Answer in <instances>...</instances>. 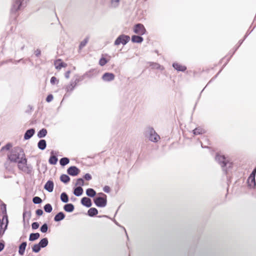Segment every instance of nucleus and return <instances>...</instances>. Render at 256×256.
I'll return each mask as SVG.
<instances>
[{
    "mask_svg": "<svg viewBox=\"0 0 256 256\" xmlns=\"http://www.w3.org/2000/svg\"><path fill=\"white\" fill-rule=\"evenodd\" d=\"M58 81H54V80H52V81H50V82L52 84H56V82H57Z\"/></svg>",
    "mask_w": 256,
    "mask_h": 256,
    "instance_id": "680f3d73",
    "label": "nucleus"
},
{
    "mask_svg": "<svg viewBox=\"0 0 256 256\" xmlns=\"http://www.w3.org/2000/svg\"><path fill=\"white\" fill-rule=\"evenodd\" d=\"M70 160L69 159L67 158H63L60 160V164L62 166H65L68 164Z\"/></svg>",
    "mask_w": 256,
    "mask_h": 256,
    "instance_id": "f704fd0d",
    "label": "nucleus"
},
{
    "mask_svg": "<svg viewBox=\"0 0 256 256\" xmlns=\"http://www.w3.org/2000/svg\"><path fill=\"white\" fill-rule=\"evenodd\" d=\"M48 226L46 224H44L40 228V231L42 232H46L48 230Z\"/></svg>",
    "mask_w": 256,
    "mask_h": 256,
    "instance_id": "ea45409f",
    "label": "nucleus"
},
{
    "mask_svg": "<svg viewBox=\"0 0 256 256\" xmlns=\"http://www.w3.org/2000/svg\"><path fill=\"white\" fill-rule=\"evenodd\" d=\"M232 56V55L230 56V57L229 58H228V62H226V63H228V62L230 60V58H231Z\"/></svg>",
    "mask_w": 256,
    "mask_h": 256,
    "instance_id": "69168bd1",
    "label": "nucleus"
},
{
    "mask_svg": "<svg viewBox=\"0 0 256 256\" xmlns=\"http://www.w3.org/2000/svg\"><path fill=\"white\" fill-rule=\"evenodd\" d=\"M80 170L76 166H71L68 170V173L72 176H76L79 173Z\"/></svg>",
    "mask_w": 256,
    "mask_h": 256,
    "instance_id": "ddd939ff",
    "label": "nucleus"
},
{
    "mask_svg": "<svg viewBox=\"0 0 256 256\" xmlns=\"http://www.w3.org/2000/svg\"><path fill=\"white\" fill-rule=\"evenodd\" d=\"M44 188L48 192H52L54 189V183L52 181L48 180L44 185Z\"/></svg>",
    "mask_w": 256,
    "mask_h": 256,
    "instance_id": "f3484780",
    "label": "nucleus"
},
{
    "mask_svg": "<svg viewBox=\"0 0 256 256\" xmlns=\"http://www.w3.org/2000/svg\"><path fill=\"white\" fill-rule=\"evenodd\" d=\"M82 188L80 186H78L75 188L74 193L75 196H78L82 194Z\"/></svg>",
    "mask_w": 256,
    "mask_h": 256,
    "instance_id": "b1692460",
    "label": "nucleus"
},
{
    "mask_svg": "<svg viewBox=\"0 0 256 256\" xmlns=\"http://www.w3.org/2000/svg\"><path fill=\"white\" fill-rule=\"evenodd\" d=\"M14 46L15 54H16V52L17 51H18L19 50H22L25 47V44L24 43L23 40L22 38L17 39L15 41Z\"/></svg>",
    "mask_w": 256,
    "mask_h": 256,
    "instance_id": "423d86ee",
    "label": "nucleus"
},
{
    "mask_svg": "<svg viewBox=\"0 0 256 256\" xmlns=\"http://www.w3.org/2000/svg\"><path fill=\"white\" fill-rule=\"evenodd\" d=\"M239 47H240V46H238L236 48H235V49H234V52H232V55L234 54V52L237 50L238 48H239Z\"/></svg>",
    "mask_w": 256,
    "mask_h": 256,
    "instance_id": "bf43d9fd",
    "label": "nucleus"
},
{
    "mask_svg": "<svg viewBox=\"0 0 256 256\" xmlns=\"http://www.w3.org/2000/svg\"><path fill=\"white\" fill-rule=\"evenodd\" d=\"M70 178L69 176L66 174H62L60 176V180L64 183H67L69 182Z\"/></svg>",
    "mask_w": 256,
    "mask_h": 256,
    "instance_id": "2f4dec72",
    "label": "nucleus"
},
{
    "mask_svg": "<svg viewBox=\"0 0 256 256\" xmlns=\"http://www.w3.org/2000/svg\"><path fill=\"white\" fill-rule=\"evenodd\" d=\"M12 146L10 144H7L6 146H4L2 147V150H8Z\"/></svg>",
    "mask_w": 256,
    "mask_h": 256,
    "instance_id": "49530a36",
    "label": "nucleus"
},
{
    "mask_svg": "<svg viewBox=\"0 0 256 256\" xmlns=\"http://www.w3.org/2000/svg\"><path fill=\"white\" fill-rule=\"evenodd\" d=\"M88 37H86L83 40H82L79 45V49H82L88 42Z\"/></svg>",
    "mask_w": 256,
    "mask_h": 256,
    "instance_id": "c85d7f7f",
    "label": "nucleus"
},
{
    "mask_svg": "<svg viewBox=\"0 0 256 256\" xmlns=\"http://www.w3.org/2000/svg\"><path fill=\"white\" fill-rule=\"evenodd\" d=\"M60 200L64 202H67L68 201V195L65 192H62L60 196Z\"/></svg>",
    "mask_w": 256,
    "mask_h": 256,
    "instance_id": "7c9ffc66",
    "label": "nucleus"
},
{
    "mask_svg": "<svg viewBox=\"0 0 256 256\" xmlns=\"http://www.w3.org/2000/svg\"><path fill=\"white\" fill-rule=\"evenodd\" d=\"M216 159L219 162L222 163V167H224V166H226L227 164H228L230 166L231 164L227 163L226 162V158L224 156H222L220 154H217L216 156Z\"/></svg>",
    "mask_w": 256,
    "mask_h": 256,
    "instance_id": "2eb2a0df",
    "label": "nucleus"
},
{
    "mask_svg": "<svg viewBox=\"0 0 256 256\" xmlns=\"http://www.w3.org/2000/svg\"><path fill=\"white\" fill-rule=\"evenodd\" d=\"M64 217V214L62 212H60L54 216V220L56 222H59L62 220Z\"/></svg>",
    "mask_w": 256,
    "mask_h": 256,
    "instance_id": "412c9836",
    "label": "nucleus"
},
{
    "mask_svg": "<svg viewBox=\"0 0 256 256\" xmlns=\"http://www.w3.org/2000/svg\"><path fill=\"white\" fill-rule=\"evenodd\" d=\"M131 40L134 43L140 44L143 42L144 38L141 35H132Z\"/></svg>",
    "mask_w": 256,
    "mask_h": 256,
    "instance_id": "f8f14e48",
    "label": "nucleus"
},
{
    "mask_svg": "<svg viewBox=\"0 0 256 256\" xmlns=\"http://www.w3.org/2000/svg\"><path fill=\"white\" fill-rule=\"evenodd\" d=\"M150 66H152L153 68L156 69H160L161 68V66L156 62H152L150 64Z\"/></svg>",
    "mask_w": 256,
    "mask_h": 256,
    "instance_id": "a19ab883",
    "label": "nucleus"
},
{
    "mask_svg": "<svg viewBox=\"0 0 256 256\" xmlns=\"http://www.w3.org/2000/svg\"><path fill=\"white\" fill-rule=\"evenodd\" d=\"M50 80H57L56 77L53 76L50 78Z\"/></svg>",
    "mask_w": 256,
    "mask_h": 256,
    "instance_id": "052dcab7",
    "label": "nucleus"
},
{
    "mask_svg": "<svg viewBox=\"0 0 256 256\" xmlns=\"http://www.w3.org/2000/svg\"><path fill=\"white\" fill-rule=\"evenodd\" d=\"M244 38L242 39V40H240L238 41V46H241V44H242V42H244Z\"/></svg>",
    "mask_w": 256,
    "mask_h": 256,
    "instance_id": "5fc2aeb1",
    "label": "nucleus"
},
{
    "mask_svg": "<svg viewBox=\"0 0 256 256\" xmlns=\"http://www.w3.org/2000/svg\"><path fill=\"white\" fill-rule=\"evenodd\" d=\"M13 62V60L10 58V59H9L8 60H7L5 62H4L2 64H0V65H2V64H6V63H7V62Z\"/></svg>",
    "mask_w": 256,
    "mask_h": 256,
    "instance_id": "6e6d98bb",
    "label": "nucleus"
},
{
    "mask_svg": "<svg viewBox=\"0 0 256 256\" xmlns=\"http://www.w3.org/2000/svg\"><path fill=\"white\" fill-rule=\"evenodd\" d=\"M64 210L67 212H72L74 210V206L72 204H66L64 206Z\"/></svg>",
    "mask_w": 256,
    "mask_h": 256,
    "instance_id": "4be33fe9",
    "label": "nucleus"
},
{
    "mask_svg": "<svg viewBox=\"0 0 256 256\" xmlns=\"http://www.w3.org/2000/svg\"><path fill=\"white\" fill-rule=\"evenodd\" d=\"M130 40V36L128 35H126L124 34H122L120 35L115 40L114 42V46H118L120 44H122V45L124 46Z\"/></svg>",
    "mask_w": 256,
    "mask_h": 256,
    "instance_id": "7ed1b4c3",
    "label": "nucleus"
},
{
    "mask_svg": "<svg viewBox=\"0 0 256 256\" xmlns=\"http://www.w3.org/2000/svg\"><path fill=\"white\" fill-rule=\"evenodd\" d=\"M23 2L24 0H14L12 3L11 12L15 13L24 7Z\"/></svg>",
    "mask_w": 256,
    "mask_h": 256,
    "instance_id": "20e7f679",
    "label": "nucleus"
},
{
    "mask_svg": "<svg viewBox=\"0 0 256 256\" xmlns=\"http://www.w3.org/2000/svg\"><path fill=\"white\" fill-rule=\"evenodd\" d=\"M120 0H111V2L112 3L116 2V4H118L120 2Z\"/></svg>",
    "mask_w": 256,
    "mask_h": 256,
    "instance_id": "13d9d810",
    "label": "nucleus"
},
{
    "mask_svg": "<svg viewBox=\"0 0 256 256\" xmlns=\"http://www.w3.org/2000/svg\"><path fill=\"white\" fill-rule=\"evenodd\" d=\"M84 184V181L82 178H78L76 182V186H82Z\"/></svg>",
    "mask_w": 256,
    "mask_h": 256,
    "instance_id": "79ce46f5",
    "label": "nucleus"
},
{
    "mask_svg": "<svg viewBox=\"0 0 256 256\" xmlns=\"http://www.w3.org/2000/svg\"><path fill=\"white\" fill-rule=\"evenodd\" d=\"M38 244L41 248H45L46 246H47L48 244V240L46 238H44L42 240H41Z\"/></svg>",
    "mask_w": 256,
    "mask_h": 256,
    "instance_id": "393cba45",
    "label": "nucleus"
},
{
    "mask_svg": "<svg viewBox=\"0 0 256 256\" xmlns=\"http://www.w3.org/2000/svg\"><path fill=\"white\" fill-rule=\"evenodd\" d=\"M98 210L96 208H90L88 210V214L90 216H93L96 215V214H98Z\"/></svg>",
    "mask_w": 256,
    "mask_h": 256,
    "instance_id": "bb28decb",
    "label": "nucleus"
},
{
    "mask_svg": "<svg viewBox=\"0 0 256 256\" xmlns=\"http://www.w3.org/2000/svg\"><path fill=\"white\" fill-rule=\"evenodd\" d=\"M86 194L87 196L90 197H94L96 194V192L92 188H88L86 191Z\"/></svg>",
    "mask_w": 256,
    "mask_h": 256,
    "instance_id": "cd10ccee",
    "label": "nucleus"
},
{
    "mask_svg": "<svg viewBox=\"0 0 256 256\" xmlns=\"http://www.w3.org/2000/svg\"><path fill=\"white\" fill-rule=\"evenodd\" d=\"M104 196V198L98 197L94 199V203L96 206L99 207H104L106 204V196Z\"/></svg>",
    "mask_w": 256,
    "mask_h": 256,
    "instance_id": "6e6552de",
    "label": "nucleus"
},
{
    "mask_svg": "<svg viewBox=\"0 0 256 256\" xmlns=\"http://www.w3.org/2000/svg\"><path fill=\"white\" fill-rule=\"evenodd\" d=\"M40 234L39 233L31 234L29 237V240L30 241H34L39 238Z\"/></svg>",
    "mask_w": 256,
    "mask_h": 256,
    "instance_id": "a878e982",
    "label": "nucleus"
},
{
    "mask_svg": "<svg viewBox=\"0 0 256 256\" xmlns=\"http://www.w3.org/2000/svg\"><path fill=\"white\" fill-rule=\"evenodd\" d=\"M174 69L178 72H184L186 70V66L182 65L178 62H174L172 64Z\"/></svg>",
    "mask_w": 256,
    "mask_h": 256,
    "instance_id": "9b49d317",
    "label": "nucleus"
},
{
    "mask_svg": "<svg viewBox=\"0 0 256 256\" xmlns=\"http://www.w3.org/2000/svg\"><path fill=\"white\" fill-rule=\"evenodd\" d=\"M32 229H37L39 227V224L37 222H34L32 224Z\"/></svg>",
    "mask_w": 256,
    "mask_h": 256,
    "instance_id": "37998d69",
    "label": "nucleus"
},
{
    "mask_svg": "<svg viewBox=\"0 0 256 256\" xmlns=\"http://www.w3.org/2000/svg\"><path fill=\"white\" fill-rule=\"evenodd\" d=\"M216 76H217V74L216 75L214 78H212L210 80H214V79L216 78Z\"/></svg>",
    "mask_w": 256,
    "mask_h": 256,
    "instance_id": "0e129e2a",
    "label": "nucleus"
},
{
    "mask_svg": "<svg viewBox=\"0 0 256 256\" xmlns=\"http://www.w3.org/2000/svg\"><path fill=\"white\" fill-rule=\"evenodd\" d=\"M256 173V168L254 170L248 179V183L250 188H254L256 186L255 176Z\"/></svg>",
    "mask_w": 256,
    "mask_h": 256,
    "instance_id": "1a4fd4ad",
    "label": "nucleus"
},
{
    "mask_svg": "<svg viewBox=\"0 0 256 256\" xmlns=\"http://www.w3.org/2000/svg\"><path fill=\"white\" fill-rule=\"evenodd\" d=\"M35 130L33 128L28 130L24 136V138L25 140L30 139L34 134Z\"/></svg>",
    "mask_w": 256,
    "mask_h": 256,
    "instance_id": "a211bd4d",
    "label": "nucleus"
},
{
    "mask_svg": "<svg viewBox=\"0 0 256 256\" xmlns=\"http://www.w3.org/2000/svg\"><path fill=\"white\" fill-rule=\"evenodd\" d=\"M220 71H221V70L220 71H219V72L217 74H219V72H220Z\"/></svg>",
    "mask_w": 256,
    "mask_h": 256,
    "instance_id": "338daca9",
    "label": "nucleus"
},
{
    "mask_svg": "<svg viewBox=\"0 0 256 256\" xmlns=\"http://www.w3.org/2000/svg\"><path fill=\"white\" fill-rule=\"evenodd\" d=\"M34 54L36 57H39L41 54V50L40 49H37L35 50Z\"/></svg>",
    "mask_w": 256,
    "mask_h": 256,
    "instance_id": "a18cd8bd",
    "label": "nucleus"
},
{
    "mask_svg": "<svg viewBox=\"0 0 256 256\" xmlns=\"http://www.w3.org/2000/svg\"><path fill=\"white\" fill-rule=\"evenodd\" d=\"M70 73V70H68L64 73V77L68 79L69 78Z\"/></svg>",
    "mask_w": 256,
    "mask_h": 256,
    "instance_id": "3c124183",
    "label": "nucleus"
},
{
    "mask_svg": "<svg viewBox=\"0 0 256 256\" xmlns=\"http://www.w3.org/2000/svg\"><path fill=\"white\" fill-rule=\"evenodd\" d=\"M146 136L150 141L154 142H156L160 140V136L152 128H148L146 129Z\"/></svg>",
    "mask_w": 256,
    "mask_h": 256,
    "instance_id": "f257e3e1",
    "label": "nucleus"
},
{
    "mask_svg": "<svg viewBox=\"0 0 256 256\" xmlns=\"http://www.w3.org/2000/svg\"><path fill=\"white\" fill-rule=\"evenodd\" d=\"M26 162V158L24 157V154H22L20 160L18 161V168L22 171H26L28 168Z\"/></svg>",
    "mask_w": 256,
    "mask_h": 256,
    "instance_id": "0eeeda50",
    "label": "nucleus"
},
{
    "mask_svg": "<svg viewBox=\"0 0 256 256\" xmlns=\"http://www.w3.org/2000/svg\"><path fill=\"white\" fill-rule=\"evenodd\" d=\"M21 158V154L16 151H12L8 156L10 160L12 162H17Z\"/></svg>",
    "mask_w": 256,
    "mask_h": 256,
    "instance_id": "9d476101",
    "label": "nucleus"
},
{
    "mask_svg": "<svg viewBox=\"0 0 256 256\" xmlns=\"http://www.w3.org/2000/svg\"><path fill=\"white\" fill-rule=\"evenodd\" d=\"M226 64L227 63H226L224 66H225L226 65Z\"/></svg>",
    "mask_w": 256,
    "mask_h": 256,
    "instance_id": "774afa93",
    "label": "nucleus"
},
{
    "mask_svg": "<svg viewBox=\"0 0 256 256\" xmlns=\"http://www.w3.org/2000/svg\"><path fill=\"white\" fill-rule=\"evenodd\" d=\"M100 76L99 71L92 69L86 72L82 76V79H98Z\"/></svg>",
    "mask_w": 256,
    "mask_h": 256,
    "instance_id": "f03ea898",
    "label": "nucleus"
},
{
    "mask_svg": "<svg viewBox=\"0 0 256 256\" xmlns=\"http://www.w3.org/2000/svg\"><path fill=\"white\" fill-rule=\"evenodd\" d=\"M108 62V60L105 58H102L99 60V64L101 66H104Z\"/></svg>",
    "mask_w": 256,
    "mask_h": 256,
    "instance_id": "4c0bfd02",
    "label": "nucleus"
},
{
    "mask_svg": "<svg viewBox=\"0 0 256 256\" xmlns=\"http://www.w3.org/2000/svg\"><path fill=\"white\" fill-rule=\"evenodd\" d=\"M4 232H2V228H0V237L2 235Z\"/></svg>",
    "mask_w": 256,
    "mask_h": 256,
    "instance_id": "e2e57ef3",
    "label": "nucleus"
},
{
    "mask_svg": "<svg viewBox=\"0 0 256 256\" xmlns=\"http://www.w3.org/2000/svg\"><path fill=\"white\" fill-rule=\"evenodd\" d=\"M133 31L134 33L141 36L146 32V30L144 24L140 23L136 24L134 25Z\"/></svg>",
    "mask_w": 256,
    "mask_h": 256,
    "instance_id": "39448f33",
    "label": "nucleus"
},
{
    "mask_svg": "<svg viewBox=\"0 0 256 256\" xmlns=\"http://www.w3.org/2000/svg\"><path fill=\"white\" fill-rule=\"evenodd\" d=\"M40 248H41V247L38 244H36L34 245V246L32 248V250L34 252H40Z\"/></svg>",
    "mask_w": 256,
    "mask_h": 256,
    "instance_id": "e433bc0d",
    "label": "nucleus"
},
{
    "mask_svg": "<svg viewBox=\"0 0 256 256\" xmlns=\"http://www.w3.org/2000/svg\"><path fill=\"white\" fill-rule=\"evenodd\" d=\"M22 58H21V59H20V60H14V61L13 62V63H14V64H17L18 62H21V61H22Z\"/></svg>",
    "mask_w": 256,
    "mask_h": 256,
    "instance_id": "4d7b16f0",
    "label": "nucleus"
},
{
    "mask_svg": "<svg viewBox=\"0 0 256 256\" xmlns=\"http://www.w3.org/2000/svg\"><path fill=\"white\" fill-rule=\"evenodd\" d=\"M82 204L88 208L92 206V202L90 198L84 197L81 200Z\"/></svg>",
    "mask_w": 256,
    "mask_h": 256,
    "instance_id": "dca6fc26",
    "label": "nucleus"
},
{
    "mask_svg": "<svg viewBox=\"0 0 256 256\" xmlns=\"http://www.w3.org/2000/svg\"><path fill=\"white\" fill-rule=\"evenodd\" d=\"M104 191L108 193L110 192V188L108 186H105L104 188Z\"/></svg>",
    "mask_w": 256,
    "mask_h": 256,
    "instance_id": "09e8293b",
    "label": "nucleus"
},
{
    "mask_svg": "<svg viewBox=\"0 0 256 256\" xmlns=\"http://www.w3.org/2000/svg\"><path fill=\"white\" fill-rule=\"evenodd\" d=\"M4 244L0 242V252L2 251L4 248Z\"/></svg>",
    "mask_w": 256,
    "mask_h": 256,
    "instance_id": "603ef678",
    "label": "nucleus"
},
{
    "mask_svg": "<svg viewBox=\"0 0 256 256\" xmlns=\"http://www.w3.org/2000/svg\"><path fill=\"white\" fill-rule=\"evenodd\" d=\"M204 132V130L200 128H196L193 130V133L194 134H200Z\"/></svg>",
    "mask_w": 256,
    "mask_h": 256,
    "instance_id": "473e14b6",
    "label": "nucleus"
},
{
    "mask_svg": "<svg viewBox=\"0 0 256 256\" xmlns=\"http://www.w3.org/2000/svg\"><path fill=\"white\" fill-rule=\"evenodd\" d=\"M33 202L36 204H38L42 202V199L38 197V196H35L33 198L32 200Z\"/></svg>",
    "mask_w": 256,
    "mask_h": 256,
    "instance_id": "58836bf2",
    "label": "nucleus"
},
{
    "mask_svg": "<svg viewBox=\"0 0 256 256\" xmlns=\"http://www.w3.org/2000/svg\"><path fill=\"white\" fill-rule=\"evenodd\" d=\"M36 214L38 216H42L43 214V211L41 209H38L36 210Z\"/></svg>",
    "mask_w": 256,
    "mask_h": 256,
    "instance_id": "de8ad7c7",
    "label": "nucleus"
},
{
    "mask_svg": "<svg viewBox=\"0 0 256 256\" xmlns=\"http://www.w3.org/2000/svg\"><path fill=\"white\" fill-rule=\"evenodd\" d=\"M115 76L113 73L106 72H105L102 76V80H114Z\"/></svg>",
    "mask_w": 256,
    "mask_h": 256,
    "instance_id": "4468645a",
    "label": "nucleus"
},
{
    "mask_svg": "<svg viewBox=\"0 0 256 256\" xmlns=\"http://www.w3.org/2000/svg\"><path fill=\"white\" fill-rule=\"evenodd\" d=\"M47 134V131L46 129L41 130L38 134V136L40 138L44 137Z\"/></svg>",
    "mask_w": 256,
    "mask_h": 256,
    "instance_id": "c756f323",
    "label": "nucleus"
},
{
    "mask_svg": "<svg viewBox=\"0 0 256 256\" xmlns=\"http://www.w3.org/2000/svg\"><path fill=\"white\" fill-rule=\"evenodd\" d=\"M84 178L86 180H89L92 179V176L89 174H86L84 176Z\"/></svg>",
    "mask_w": 256,
    "mask_h": 256,
    "instance_id": "8fccbe9b",
    "label": "nucleus"
},
{
    "mask_svg": "<svg viewBox=\"0 0 256 256\" xmlns=\"http://www.w3.org/2000/svg\"><path fill=\"white\" fill-rule=\"evenodd\" d=\"M252 30L250 32L248 31L246 32V34L244 36V40H245L247 38V36L252 32Z\"/></svg>",
    "mask_w": 256,
    "mask_h": 256,
    "instance_id": "864d4df0",
    "label": "nucleus"
},
{
    "mask_svg": "<svg viewBox=\"0 0 256 256\" xmlns=\"http://www.w3.org/2000/svg\"><path fill=\"white\" fill-rule=\"evenodd\" d=\"M48 161L50 164H55L57 162L58 158L56 156H53L50 157Z\"/></svg>",
    "mask_w": 256,
    "mask_h": 256,
    "instance_id": "72a5a7b5",
    "label": "nucleus"
},
{
    "mask_svg": "<svg viewBox=\"0 0 256 256\" xmlns=\"http://www.w3.org/2000/svg\"><path fill=\"white\" fill-rule=\"evenodd\" d=\"M53 100V96L52 94L48 95L46 99L47 102H50Z\"/></svg>",
    "mask_w": 256,
    "mask_h": 256,
    "instance_id": "c03bdc74",
    "label": "nucleus"
},
{
    "mask_svg": "<svg viewBox=\"0 0 256 256\" xmlns=\"http://www.w3.org/2000/svg\"><path fill=\"white\" fill-rule=\"evenodd\" d=\"M38 147L40 150H44L46 147V142L44 140H42L38 142Z\"/></svg>",
    "mask_w": 256,
    "mask_h": 256,
    "instance_id": "5701e85b",
    "label": "nucleus"
},
{
    "mask_svg": "<svg viewBox=\"0 0 256 256\" xmlns=\"http://www.w3.org/2000/svg\"><path fill=\"white\" fill-rule=\"evenodd\" d=\"M27 244L26 242H23L19 246L18 253L20 254L22 256L26 250Z\"/></svg>",
    "mask_w": 256,
    "mask_h": 256,
    "instance_id": "aec40b11",
    "label": "nucleus"
},
{
    "mask_svg": "<svg viewBox=\"0 0 256 256\" xmlns=\"http://www.w3.org/2000/svg\"><path fill=\"white\" fill-rule=\"evenodd\" d=\"M54 66L56 69L60 70L62 68L66 66V64L61 60H59L54 63Z\"/></svg>",
    "mask_w": 256,
    "mask_h": 256,
    "instance_id": "6ab92c4d",
    "label": "nucleus"
},
{
    "mask_svg": "<svg viewBox=\"0 0 256 256\" xmlns=\"http://www.w3.org/2000/svg\"><path fill=\"white\" fill-rule=\"evenodd\" d=\"M52 206L49 204H48L44 206V210L46 212H50L52 211Z\"/></svg>",
    "mask_w": 256,
    "mask_h": 256,
    "instance_id": "c9c22d12",
    "label": "nucleus"
}]
</instances>
